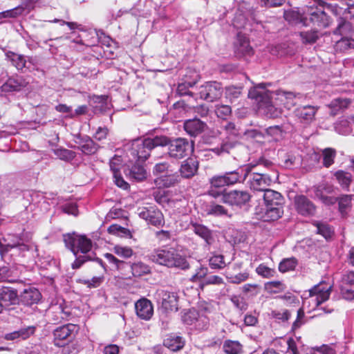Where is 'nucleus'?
<instances>
[{"mask_svg":"<svg viewBox=\"0 0 354 354\" xmlns=\"http://www.w3.org/2000/svg\"><path fill=\"white\" fill-rule=\"evenodd\" d=\"M189 226L197 236L204 240L206 245H211L214 243L212 231L207 227L196 222H191Z\"/></svg>","mask_w":354,"mask_h":354,"instance_id":"obj_24","label":"nucleus"},{"mask_svg":"<svg viewBox=\"0 0 354 354\" xmlns=\"http://www.w3.org/2000/svg\"><path fill=\"white\" fill-rule=\"evenodd\" d=\"M76 326L68 324L57 327L53 331V342L56 346H64L68 342L75 337L74 330Z\"/></svg>","mask_w":354,"mask_h":354,"instance_id":"obj_14","label":"nucleus"},{"mask_svg":"<svg viewBox=\"0 0 354 354\" xmlns=\"http://www.w3.org/2000/svg\"><path fill=\"white\" fill-rule=\"evenodd\" d=\"M256 272L259 275L262 276L264 278H271L274 277L275 274L274 270L268 268L264 264H260L256 269Z\"/></svg>","mask_w":354,"mask_h":354,"instance_id":"obj_61","label":"nucleus"},{"mask_svg":"<svg viewBox=\"0 0 354 354\" xmlns=\"http://www.w3.org/2000/svg\"><path fill=\"white\" fill-rule=\"evenodd\" d=\"M221 127L225 131L226 133L229 136L228 138L234 139L239 137V130L236 128L234 123L232 122H226Z\"/></svg>","mask_w":354,"mask_h":354,"instance_id":"obj_54","label":"nucleus"},{"mask_svg":"<svg viewBox=\"0 0 354 354\" xmlns=\"http://www.w3.org/2000/svg\"><path fill=\"white\" fill-rule=\"evenodd\" d=\"M171 165L168 162L156 163L153 168V174L155 176H160L163 173L172 172Z\"/></svg>","mask_w":354,"mask_h":354,"instance_id":"obj_59","label":"nucleus"},{"mask_svg":"<svg viewBox=\"0 0 354 354\" xmlns=\"http://www.w3.org/2000/svg\"><path fill=\"white\" fill-rule=\"evenodd\" d=\"M263 199L265 206L283 205L284 201L279 192L270 189L264 190Z\"/></svg>","mask_w":354,"mask_h":354,"instance_id":"obj_31","label":"nucleus"},{"mask_svg":"<svg viewBox=\"0 0 354 354\" xmlns=\"http://www.w3.org/2000/svg\"><path fill=\"white\" fill-rule=\"evenodd\" d=\"M12 249H17L19 253H21L28 251L30 247L17 234H8L0 239V255L2 259Z\"/></svg>","mask_w":354,"mask_h":354,"instance_id":"obj_7","label":"nucleus"},{"mask_svg":"<svg viewBox=\"0 0 354 354\" xmlns=\"http://www.w3.org/2000/svg\"><path fill=\"white\" fill-rule=\"evenodd\" d=\"M209 266L213 269H221L225 266L224 257L221 254L214 255L209 260Z\"/></svg>","mask_w":354,"mask_h":354,"instance_id":"obj_60","label":"nucleus"},{"mask_svg":"<svg viewBox=\"0 0 354 354\" xmlns=\"http://www.w3.org/2000/svg\"><path fill=\"white\" fill-rule=\"evenodd\" d=\"M351 31V24L344 19H338V25L334 30L335 35H346Z\"/></svg>","mask_w":354,"mask_h":354,"instance_id":"obj_51","label":"nucleus"},{"mask_svg":"<svg viewBox=\"0 0 354 354\" xmlns=\"http://www.w3.org/2000/svg\"><path fill=\"white\" fill-rule=\"evenodd\" d=\"M113 251L118 256L124 259L130 258L133 254V250L130 247L120 245H115Z\"/></svg>","mask_w":354,"mask_h":354,"instance_id":"obj_53","label":"nucleus"},{"mask_svg":"<svg viewBox=\"0 0 354 354\" xmlns=\"http://www.w3.org/2000/svg\"><path fill=\"white\" fill-rule=\"evenodd\" d=\"M242 291L245 295L256 296L260 291V287L257 284L247 283L242 287Z\"/></svg>","mask_w":354,"mask_h":354,"instance_id":"obj_63","label":"nucleus"},{"mask_svg":"<svg viewBox=\"0 0 354 354\" xmlns=\"http://www.w3.org/2000/svg\"><path fill=\"white\" fill-rule=\"evenodd\" d=\"M156 181L165 187H170L179 183L180 178L177 172L172 171L169 174L160 176Z\"/></svg>","mask_w":354,"mask_h":354,"instance_id":"obj_34","label":"nucleus"},{"mask_svg":"<svg viewBox=\"0 0 354 354\" xmlns=\"http://www.w3.org/2000/svg\"><path fill=\"white\" fill-rule=\"evenodd\" d=\"M64 243L76 257L75 261L72 263L73 269L80 268L85 262L91 260L88 255L77 256V252H81L86 254L91 250L92 241L84 235H79L75 232L69 233L64 235Z\"/></svg>","mask_w":354,"mask_h":354,"instance_id":"obj_1","label":"nucleus"},{"mask_svg":"<svg viewBox=\"0 0 354 354\" xmlns=\"http://www.w3.org/2000/svg\"><path fill=\"white\" fill-rule=\"evenodd\" d=\"M198 169V162L194 158H188L182 162L179 172L180 177L183 178H192Z\"/></svg>","mask_w":354,"mask_h":354,"instance_id":"obj_23","label":"nucleus"},{"mask_svg":"<svg viewBox=\"0 0 354 354\" xmlns=\"http://www.w3.org/2000/svg\"><path fill=\"white\" fill-rule=\"evenodd\" d=\"M207 214L214 216H223L227 214V210L223 206L218 204L212 203L209 204L207 209Z\"/></svg>","mask_w":354,"mask_h":354,"instance_id":"obj_55","label":"nucleus"},{"mask_svg":"<svg viewBox=\"0 0 354 354\" xmlns=\"http://www.w3.org/2000/svg\"><path fill=\"white\" fill-rule=\"evenodd\" d=\"M0 303L3 308H8L11 313L15 312L18 315L21 314L19 311H21V308L19 306L10 308L11 306L19 304V295L16 290L9 287H1L0 288Z\"/></svg>","mask_w":354,"mask_h":354,"instance_id":"obj_11","label":"nucleus"},{"mask_svg":"<svg viewBox=\"0 0 354 354\" xmlns=\"http://www.w3.org/2000/svg\"><path fill=\"white\" fill-rule=\"evenodd\" d=\"M223 92V86L220 82H207L201 86L199 94L201 99L212 102L218 100Z\"/></svg>","mask_w":354,"mask_h":354,"instance_id":"obj_13","label":"nucleus"},{"mask_svg":"<svg viewBox=\"0 0 354 354\" xmlns=\"http://www.w3.org/2000/svg\"><path fill=\"white\" fill-rule=\"evenodd\" d=\"M353 195H342L337 198L339 211L341 215L344 217L347 214V210L351 207V201Z\"/></svg>","mask_w":354,"mask_h":354,"instance_id":"obj_45","label":"nucleus"},{"mask_svg":"<svg viewBox=\"0 0 354 354\" xmlns=\"http://www.w3.org/2000/svg\"><path fill=\"white\" fill-rule=\"evenodd\" d=\"M154 297L156 301L160 304L161 309L165 313L178 310V297L177 293L165 290H158Z\"/></svg>","mask_w":354,"mask_h":354,"instance_id":"obj_10","label":"nucleus"},{"mask_svg":"<svg viewBox=\"0 0 354 354\" xmlns=\"http://www.w3.org/2000/svg\"><path fill=\"white\" fill-rule=\"evenodd\" d=\"M42 296L39 290L35 287H28L19 295V304L25 306H32L37 304L41 299Z\"/></svg>","mask_w":354,"mask_h":354,"instance_id":"obj_18","label":"nucleus"},{"mask_svg":"<svg viewBox=\"0 0 354 354\" xmlns=\"http://www.w3.org/2000/svg\"><path fill=\"white\" fill-rule=\"evenodd\" d=\"M142 162H135L130 169L131 178L141 181L147 178L146 170L142 165Z\"/></svg>","mask_w":354,"mask_h":354,"instance_id":"obj_42","label":"nucleus"},{"mask_svg":"<svg viewBox=\"0 0 354 354\" xmlns=\"http://www.w3.org/2000/svg\"><path fill=\"white\" fill-rule=\"evenodd\" d=\"M248 180V185L250 189L256 191H263L267 189L266 187L269 186L272 182L270 176L266 173L261 172H252L250 173Z\"/></svg>","mask_w":354,"mask_h":354,"instance_id":"obj_17","label":"nucleus"},{"mask_svg":"<svg viewBox=\"0 0 354 354\" xmlns=\"http://www.w3.org/2000/svg\"><path fill=\"white\" fill-rule=\"evenodd\" d=\"M135 308L137 315L145 320L150 319L153 313L151 302L145 298L138 300L135 304Z\"/></svg>","mask_w":354,"mask_h":354,"instance_id":"obj_25","label":"nucleus"},{"mask_svg":"<svg viewBox=\"0 0 354 354\" xmlns=\"http://www.w3.org/2000/svg\"><path fill=\"white\" fill-rule=\"evenodd\" d=\"M241 86H230L225 88V97L231 102L239 98L241 94Z\"/></svg>","mask_w":354,"mask_h":354,"instance_id":"obj_56","label":"nucleus"},{"mask_svg":"<svg viewBox=\"0 0 354 354\" xmlns=\"http://www.w3.org/2000/svg\"><path fill=\"white\" fill-rule=\"evenodd\" d=\"M206 127V123L196 118L187 120L184 123L185 131L192 137H196L202 133Z\"/></svg>","mask_w":354,"mask_h":354,"instance_id":"obj_27","label":"nucleus"},{"mask_svg":"<svg viewBox=\"0 0 354 354\" xmlns=\"http://www.w3.org/2000/svg\"><path fill=\"white\" fill-rule=\"evenodd\" d=\"M131 268L134 277H140L151 272L149 266L140 261L131 264Z\"/></svg>","mask_w":354,"mask_h":354,"instance_id":"obj_46","label":"nucleus"},{"mask_svg":"<svg viewBox=\"0 0 354 354\" xmlns=\"http://www.w3.org/2000/svg\"><path fill=\"white\" fill-rule=\"evenodd\" d=\"M162 145V140L157 138V136L145 139L133 140L129 149V156L131 162H144L150 156L152 149Z\"/></svg>","mask_w":354,"mask_h":354,"instance_id":"obj_4","label":"nucleus"},{"mask_svg":"<svg viewBox=\"0 0 354 354\" xmlns=\"http://www.w3.org/2000/svg\"><path fill=\"white\" fill-rule=\"evenodd\" d=\"M317 109L313 106H304L297 108L295 113V115L306 123L311 122L315 118Z\"/></svg>","mask_w":354,"mask_h":354,"instance_id":"obj_32","label":"nucleus"},{"mask_svg":"<svg viewBox=\"0 0 354 354\" xmlns=\"http://www.w3.org/2000/svg\"><path fill=\"white\" fill-rule=\"evenodd\" d=\"M24 11L23 6H17L15 8L0 12V19L3 18H15L21 15Z\"/></svg>","mask_w":354,"mask_h":354,"instance_id":"obj_58","label":"nucleus"},{"mask_svg":"<svg viewBox=\"0 0 354 354\" xmlns=\"http://www.w3.org/2000/svg\"><path fill=\"white\" fill-rule=\"evenodd\" d=\"M272 315L274 318L285 322L290 319L291 313L288 310H283L281 311L274 310L272 312Z\"/></svg>","mask_w":354,"mask_h":354,"instance_id":"obj_64","label":"nucleus"},{"mask_svg":"<svg viewBox=\"0 0 354 354\" xmlns=\"http://www.w3.org/2000/svg\"><path fill=\"white\" fill-rule=\"evenodd\" d=\"M335 48L337 50H339L341 52L354 48V39L344 36L336 41Z\"/></svg>","mask_w":354,"mask_h":354,"instance_id":"obj_48","label":"nucleus"},{"mask_svg":"<svg viewBox=\"0 0 354 354\" xmlns=\"http://www.w3.org/2000/svg\"><path fill=\"white\" fill-rule=\"evenodd\" d=\"M149 259L151 261L169 268L187 270L190 267L187 258L174 248L155 250L150 254Z\"/></svg>","mask_w":354,"mask_h":354,"instance_id":"obj_2","label":"nucleus"},{"mask_svg":"<svg viewBox=\"0 0 354 354\" xmlns=\"http://www.w3.org/2000/svg\"><path fill=\"white\" fill-rule=\"evenodd\" d=\"M351 102V100L348 98L338 97L333 100L329 104L331 114L334 115L338 114L339 111L346 109Z\"/></svg>","mask_w":354,"mask_h":354,"instance_id":"obj_35","label":"nucleus"},{"mask_svg":"<svg viewBox=\"0 0 354 354\" xmlns=\"http://www.w3.org/2000/svg\"><path fill=\"white\" fill-rule=\"evenodd\" d=\"M313 225L317 227V233L322 235L326 240L330 239L334 233L332 227L326 223L314 221Z\"/></svg>","mask_w":354,"mask_h":354,"instance_id":"obj_44","label":"nucleus"},{"mask_svg":"<svg viewBox=\"0 0 354 354\" xmlns=\"http://www.w3.org/2000/svg\"><path fill=\"white\" fill-rule=\"evenodd\" d=\"M340 291L344 299L347 300L354 299V272H350L342 277Z\"/></svg>","mask_w":354,"mask_h":354,"instance_id":"obj_22","label":"nucleus"},{"mask_svg":"<svg viewBox=\"0 0 354 354\" xmlns=\"http://www.w3.org/2000/svg\"><path fill=\"white\" fill-rule=\"evenodd\" d=\"M283 205L265 206L261 212V218L266 222L278 220L283 215Z\"/></svg>","mask_w":354,"mask_h":354,"instance_id":"obj_30","label":"nucleus"},{"mask_svg":"<svg viewBox=\"0 0 354 354\" xmlns=\"http://www.w3.org/2000/svg\"><path fill=\"white\" fill-rule=\"evenodd\" d=\"M104 257L110 263L113 264L117 270L122 269L128 264L127 262L117 259L113 254L110 253H106Z\"/></svg>","mask_w":354,"mask_h":354,"instance_id":"obj_62","label":"nucleus"},{"mask_svg":"<svg viewBox=\"0 0 354 354\" xmlns=\"http://www.w3.org/2000/svg\"><path fill=\"white\" fill-rule=\"evenodd\" d=\"M335 131L341 135H348L352 131L351 122L346 119H342L335 124Z\"/></svg>","mask_w":354,"mask_h":354,"instance_id":"obj_50","label":"nucleus"},{"mask_svg":"<svg viewBox=\"0 0 354 354\" xmlns=\"http://www.w3.org/2000/svg\"><path fill=\"white\" fill-rule=\"evenodd\" d=\"M138 215L153 225H160L163 222L162 212L153 207H141L138 209Z\"/></svg>","mask_w":354,"mask_h":354,"instance_id":"obj_19","label":"nucleus"},{"mask_svg":"<svg viewBox=\"0 0 354 354\" xmlns=\"http://www.w3.org/2000/svg\"><path fill=\"white\" fill-rule=\"evenodd\" d=\"M163 344L172 351H176L184 346V342L181 337L170 335L165 339Z\"/></svg>","mask_w":354,"mask_h":354,"instance_id":"obj_36","label":"nucleus"},{"mask_svg":"<svg viewBox=\"0 0 354 354\" xmlns=\"http://www.w3.org/2000/svg\"><path fill=\"white\" fill-rule=\"evenodd\" d=\"M223 349L226 354H241L243 352V346L238 341L225 340Z\"/></svg>","mask_w":354,"mask_h":354,"instance_id":"obj_41","label":"nucleus"},{"mask_svg":"<svg viewBox=\"0 0 354 354\" xmlns=\"http://www.w3.org/2000/svg\"><path fill=\"white\" fill-rule=\"evenodd\" d=\"M70 315L71 313L68 311H66L62 305L52 306L48 313L50 321L53 322L55 324L67 320Z\"/></svg>","mask_w":354,"mask_h":354,"instance_id":"obj_28","label":"nucleus"},{"mask_svg":"<svg viewBox=\"0 0 354 354\" xmlns=\"http://www.w3.org/2000/svg\"><path fill=\"white\" fill-rule=\"evenodd\" d=\"M234 52L238 57L253 55V49L250 46L248 39L240 33L237 35V39L234 44Z\"/></svg>","mask_w":354,"mask_h":354,"instance_id":"obj_26","label":"nucleus"},{"mask_svg":"<svg viewBox=\"0 0 354 354\" xmlns=\"http://www.w3.org/2000/svg\"><path fill=\"white\" fill-rule=\"evenodd\" d=\"M73 141L77 145L73 147L80 150L85 155H92L97 152L99 145L96 144L89 136H82L80 133L74 134Z\"/></svg>","mask_w":354,"mask_h":354,"instance_id":"obj_15","label":"nucleus"},{"mask_svg":"<svg viewBox=\"0 0 354 354\" xmlns=\"http://www.w3.org/2000/svg\"><path fill=\"white\" fill-rule=\"evenodd\" d=\"M209 187L207 193L209 196L216 198L223 196L227 192H225V187L227 186L225 180L223 176L215 175L209 179Z\"/></svg>","mask_w":354,"mask_h":354,"instance_id":"obj_20","label":"nucleus"},{"mask_svg":"<svg viewBox=\"0 0 354 354\" xmlns=\"http://www.w3.org/2000/svg\"><path fill=\"white\" fill-rule=\"evenodd\" d=\"M28 83L21 76H13L2 85V90L5 92L19 91L26 87Z\"/></svg>","mask_w":354,"mask_h":354,"instance_id":"obj_29","label":"nucleus"},{"mask_svg":"<svg viewBox=\"0 0 354 354\" xmlns=\"http://www.w3.org/2000/svg\"><path fill=\"white\" fill-rule=\"evenodd\" d=\"M251 195L247 190L232 189L226 192L222 198V201L232 207L242 208L250 201Z\"/></svg>","mask_w":354,"mask_h":354,"instance_id":"obj_9","label":"nucleus"},{"mask_svg":"<svg viewBox=\"0 0 354 354\" xmlns=\"http://www.w3.org/2000/svg\"><path fill=\"white\" fill-rule=\"evenodd\" d=\"M248 97L257 101L259 110L267 118H276L281 115V109L273 104L272 93L267 91L261 84L250 89Z\"/></svg>","mask_w":354,"mask_h":354,"instance_id":"obj_3","label":"nucleus"},{"mask_svg":"<svg viewBox=\"0 0 354 354\" xmlns=\"http://www.w3.org/2000/svg\"><path fill=\"white\" fill-rule=\"evenodd\" d=\"M285 19L292 24H302L304 26V12L301 15L297 11L286 10L283 15Z\"/></svg>","mask_w":354,"mask_h":354,"instance_id":"obj_43","label":"nucleus"},{"mask_svg":"<svg viewBox=\"0 0 354 354\" xmlns=\"http://www.w3.org/2000/svg\"><path fill=\"white\" fill-rule=\"evenodd\" d=\"M55 154L60 160L67 162L73 160L76 156V153L75 151L64 148L56 149L55 151Z\"/></svg>","mask_w":354,"mask_h":354,"instance_id":"obj_52","label":"nucleus"},{"mask_svg":"<svg viewBox=\"0 0 354 354\" xmlns=\"http://www.w3.org/2000/svg\"><path fill=\"white\" fill-rule=\"evenodd\" d=\"M7 57L17 70L23 71L24 68L30 69V66L27 65V61L24 56L10 52L7 55Z\"/></svg>","mask_w":354,"mask_h":354,"instance_id":"obj_38","label":"nucleus"},{"mask_svg":"<svg viewBox=\"0 0 354 354\" xmlns=\"http://www.w3.org/2000/svg\"><path fill=\"white\" fill-rule=\"evenodd\" d=\"M231 113L232 109L228 105L217 104L215 106L216 116L222 120H226L231 115Z\"/></svg>","mask_w":354,"mask_h":354,"instance_id":"obj_57","label":"nucleus"},{"mask_svg":"<svg viewBox=\"0 0 354 354\" xmlns=\"http://www.w3.org/2000/svg\"><path fill=\"white\" fill-rule=\"evenodd\" d=\"M297 259L295 257L284 259L279 265V270L283 273L294 270L297 266Z\"/></svg>","mask_w":354,"mask_h":354,"instance_id":"obj_47","label":"nucleus"},{"mask_svg":"<svg viewBox=\"0 0 354 354\" xmlns=\"http://www.w3.org/2000/svg\"><path fill=\"white\" fill-rule=\"evenodd\" d=\"M322 165L326 168H329L335 162L337 151L335 149L327 147L322 149Z\"/></svg>","mask_w":354,"mask_h":354,"instance_id":"obj_37","label":"nucleus"},{"mask_svg":"<svg viewBox=\"0 0 354 354\" xmlns=\"http://www.w3.org/2000/svg\"><path fill=\"white\" fill-rule=\"evenodd\" d=\"M299 35L302 42L305 44H314L319 39L318 31L315 30L300 32Z\"/></svg>","mask_w":354,"mask_h":354,"instance_id":"obj_49","label":"nucleus"},{"mask_svg":"<svg viewBox=\"0 0 354 354\" xmlns=\"http://www.w3.org/2000/svg\"><path fill=\"white\" fill-rule=\"evenodd\" d=\"M297 213L303 216H313L316 213L317 207L313 202L304 195L297 196L294 200Z\"/></svg>","mask_w":354,"mask_h":354,"instance_id":"obj_16","label":"nucleus"},{"mask_svg":"<svg viewBox=\"0 0 354 354\" xmlns=\"http://www.w3.org/2000/svg\"><path fill=\"white\" fill-rule=\"evenodd\" d=\"M237 145V141L234 140L232 138H227L221 144L220 147L212 148L210 150L217 155H221L224 153H230V150L234 149Z\"/></svg>","mask_w":354,"mask_h":354,"instance_id":"obj_40","label":"nucleus"},{"mask_svg":"<svg viewBox=\"0 0 354 354\" xmlns=\"http://www.w3.org/2000/svg\"><path fill=\"white\" fill-rule=\"evenodd\" d=\"M158 140H161L162 145L158 147H167L166 155L171 160H179L187 156L190 145L185 138H170L166 136H157Z\"/></svg>","mask_w":354,"mask_h":354,"instance_id":"obj_5","label":"nucleus"},{"mask_svg":"<svg viewBox=\"0 0 354 354\" xmlns=\"http://www.w3.org/2000/svg\"><path fill=\"white\" fill-rule=\"evenodd\" d=\"M334 176H335L337 181L341 186V187L343 189L348 191L349 185H350L351 183L352 182L353 177H352L351 174H350L348 172H346L342 170H339V171L335 172Z\"/></svg>","mask_w":354,"mask_h":354,"instance_id":"obj_39","label":"nucleus"},{"mask_svg":"<svg viewBox=\"0 0 354 354\" xmlns=\"http://www.w3.org/2000/svg\"><path fill=\"white\" fill-rule=\"evenodd\" d=\"M278 99L283 102L284 106L288 109H290L296 104L295 98L299 93H295L291 91H285L279 90L277 93Z\"/></svg>","mask_w":354,"mask_h":354,"instance_id":"obj_33","label":"nucleus"},{"mask_svg":"<svg viewBox=\"0 0 354 354\" xmlns=\"http://www.w3.org/2000/svg\"><path fill=\"white\" fill-rule=\"evenodd\" d=\"M294 127L288 122L283 123L281 125L271 126L266 129V133L270 136L273 140H281L286 134L292 133Z\"/></svg>","mask_w":354,"mask_h":354,"instance_id":"obj_21","label":"nucleus"},{"mask_svg":"<svg viewBox=\"0 0 354 354\" xmlns=\"http://www.w3.org/2000/svg\"><path fill=\"white\" fill-rule=\"evenodd\" d=\"M331 291L332 286L326 283L324 281H321L310 289L309 297L315 307L317 308L322 303L326 301L330 297Z\"/></svg>","mask_w":354,"mask_h":354,"instance_id":"obj_12","label":"nucleus"},{"mask_svg":"<svg viewBox=\"0 0 354 354\" xmlns=\"http://www.w3.org/2000/svg\"><path fill=\"white\" fill-rule=\"evenodd\" d=\"M330 24V18L326 12L319 8H308L304 11V26L312 24L318 28H326Z\"/></svg>","mask_w":354,"mask_h":354,"instance_id":"obj_8","label":"nucleus"},{"mask_svg":"<svg viewBox=\"0 0 354 354\" xmlns=\"http://www.w3.org/2000/svg\"><path fill=\"white\" fill-rule=\"evenodd\" d=\"M259 165H263L266 168H270L272 166V162L263 158H259L256 164L250 163L244 167H239L237 169L226 171L223 174L225 182L228 187L237 183H243L248 178L250 173Z\"/></svg>","mask_w":354,"mask_h":354,"instance_id":"obj_6","label":"nucleus"}]
</instances>
